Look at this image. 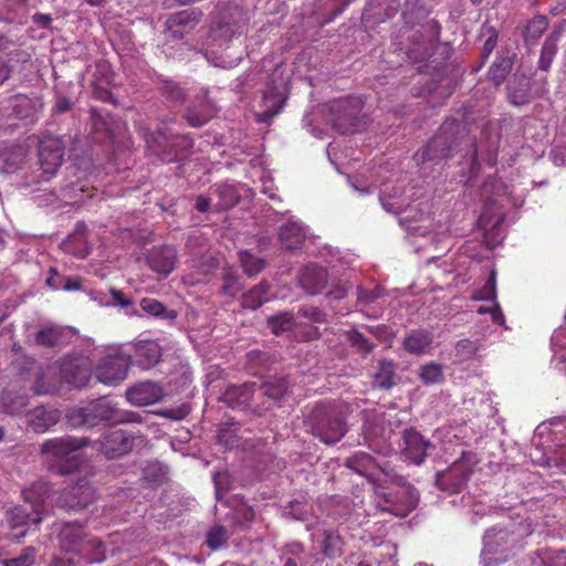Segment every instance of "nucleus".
I'll list each match as a JSON object with an SVG mask.
<instances>
[{"label": "nucleus", "instance_id": "nucleus-1", "mask_svg": "<svg viewBox=\"0 0 566 566\" xmlns=\"http://www.w3.org/2000/svg\"><path fill=\"white\" fill-rule=\"evenodd\" d=\"M304 427L325 444H335L348 431L346 408L335 401H319L305 415Z\"/></svg>", "mask_w": 566, "mask_h": 566}, {"label": "nucleus", "instance_id": "nucleus-2", "mask_svg": "<svg viewBox=\"0 0 566 566\" xmlns=\"http://www.w3.org/2000/svg\"><path fill=\"white\" fill-rule=\"evenodd\" d=\"M400 424L397 413L386 415L375 409L365 410L361 428L364 441L374 452L387 455L391 452L390 438Z\"/></svg>", "mask_w": 566, "mask_h": 566}, {"label": "nucleus", "instance_id": "nucleus-3", "mask_svg": "<svg viewBox=\"0 0 566 566\" xmlns=\"http://www.w3.org/2000/svg\"><path fill=\"white\" fill-rule=\"evenodd\" d=\"M524 534L520 531L491 528L484 535L481 552L483 566H499L505 563L515 552L523 548Z\"/></svg>", "mask_w": 566, "mask_h": 566}, {"label": "nucleus", "instance_id": "nucleus-4", "mask_svg": "<svg viewBox=\"0 0 566 566\" xmlns=\"http://www.w3.org/2000/svg\"><path fill=\"white\" fill-rule=\"evenodd\" d=\"M85 444L83 439L71 437L54 438L46 440L41 446V451L50 462V469L53 472L66 475L78 469L80 459L77 451Z\"/></svg>", "mask_w": 566, "mask_h": 566}, {"label": "nucleus", "instance_id": "nucleus-5", "mask_svg": "<svg viewBox=\"0 0 566 566\" xmlns=\"http://www.w3.org/2000/svg\"><path fill=\"white\" fill-rule=\"evenodd\" d=\"M460 124L455 120L443 123L416 159L421 164L440 163L453 156L459 146Z\"/></svg>", "mask_w": 566, "mask_h": 566}, {"label": "nucleus", "instance_id": "nucleus-6", "mask_svg": "<svg viewBox=\"0 0 566 566\" xmlns=\"http://www.w3.org/2000/svg\"><path fill=\"white\" fill-rule=\"evenodd\" d=\"M363 109L364 101L359 96H348L334 101L331 105L333 127L340 134L359 132L366 125Z\"/></svg>", "mask_w": 566, "mask_h": 566}, {"label": "nucleus", "instance_id": "nucleus-7", "mask_svg": "<svg viewBox=\"0 0 566 566\" xmlns=\"http://www.w3.org/2000/svg\"><path fill=\"white\" fill-rule=\"evenodd\" d=\"M473 473V465L462 457L448 469L436 474V485L449 494H458L465 486Z\"/></svg>", "mask_w": 566, "mask_h": 566}, {"label": "nucleus", "instance_id": "nucleus-8", "mask_svg": "<svg viewBox=\"0 0 566 566\" xmlns=\"http://www.w3.org/2000/svg\"><path fill=\"white\" fill-rule=\"evenodd\" d=\"M132 363V357L124 353H114L104 356L95 368L96 379L108 386H117L123 381Z\"/></svg>", "mask_w": 566, "mask_h": 566}, {"label": "nucleus", "instance_id": "nucleus-9", "mask_svg": "<svg viewBox=\"0 0 566 566\" xmlns=\"http://www.w3.org/2000/svg\"><path fill=\"white\" fill-rule=\"evenodd\" d=\"M227 12L233 19L231 21L224 20L213 23L210 30L209 38L212 43L219 46L229 42L233 36L241 34L247 22L245 13L240 7H229Z\"/></svg>", "mask_w": 566, "mask_h": 566}, {"label": "nucleus", "instance_id": "nucleus-10", "mask_svg": "<svg viewBox=\"0 0 566 566\" xmlns=\"http://www.w3.org/2000/svg\"><path fill=\"white\" fill-rule=\"evenodd\" d=\"M65 145L60 137L46 136L39 143V164L45 175L53 176L64 159Z\"/></svg>", "mask_w": 566, "mask_h": 566}, {"label": "nucleus", "instance_id": "nucleus-11", "mask_svg": "<svg viewBox=\"0 0 566 566\" xmlns=\"http://www.w3.org/2000/svg\"><path fill=\"white\" fill-rule=\"evenodd\" d=\"M94 500L95 489L86 479H82L64 488L57 502L61 507L80 511L87 507Z\"/></svg>", "mask_w": 566, "mask_h": 566}, {"label": "nucleus", "instance_id": "nucleus-12", "mask_svg": "<svg viewBox=\"0 0 566 566\" xmlns=\"http://www.w3.org/2000/svg\"><path fill=\"white\" fill-rule=\"evenodd\" d=\"M135 438L123 429H109L102 437L101 451L109 459L120 458L133 450Z\"/></svg>", "mask_w": 566, "mask_h": 566}, {"label": "nucleus", "instance_id": "nucleus-13", "mask_svg": "<svg viewBox=\"0 0 566 566\" xmlns=\"http://www.w3.org/2000/svg\"><path fill=\"white\" fill-rule=\"evenodd\" d=\"M401 440L400 452L405 459L416 465L423 463L432 443L413 428L406 429Z\"/></svg>", "mask_w": 566, "mask_h": 566}, {"label": "nucleus", "instance_id": "nucleus-14", "mask_svg": "<svg viewBox=\"0 0 566 566\" xmlns=\"http://www.w3.org/2000/svg\"><path fill=\"white\" fill-rule=\"evenodd\" d=\"M94 403L95 412H97L99 421H106L111 423H133L142 421L139 413L119 409L116 405L112 403L107 399H99Z\"/></svg>", "mask_w": 566, "mask_h": 566}, {"label": "nucleus", "instance_id": "nucleus-15", "mask_svg": "<svg viewBox=\"0 0 566 566\" xmlns=\"http://www.w3.org/2000/svg\"><path fill=\"white\" fill-rule=\"evenodd\" d=\"M300 285L311 295L319 294L327 285L328 273L326 269L316 264L305 265L298 275Z\"/></svg>", "mask_w": 566, "mask_h": 566}, {"label": "nucleus", "instance_id": "nucleus-16", "mask_svg": "<svg viewBox=\"0 0 566 566\" xmlns=\"http://www.w3.org/2000/svg\"><path fill=\"white\" fill-rule=\"evenodd\" d=\"M61 412L52 407L39 406L25 413L27 424L36 433H43L55 426Z\"/></svg>", "mask_w": 566, "mask_h": 566}, {"label": "nucleus", "instance_id": "nucleus-17", "mask_svg": "<svg viewBox=\"0 0 566 566\" xmlns=\"http://www.w3.org/2000/svg\"><path fill=\"white\" fill-rule=\"evenodd\" d=\"M202 12L197 9H187L171 14L166 24L174 38L181 39L185 33L193 30L200 22Z\"/></svg>", "mask_w": 566, "mask_h": 566}, {"label": "nucleus", "instance_id": "nucleus-18", "mask_svg": "<svg viewBox=\"0 0 566 566\" xmlns=\"http://www.w3.org/2000/svg\"><path fill=\"white\" fill-rule=\"evenodd\" d=\"M208 91L200 90L196 95V102L186 111L185 118L193 127L205 125L213 115L214 107L207 97Z\"/></svg>", "mask_w": 566, "mask_h": 566}, {"label": "nucleus", "instance_id": "nucleus-19", "mask_svg": "<svg viewBox=\"0 0 566 566\" xmlns=\"http://www.w3.org/2000/svg\"><path fill=\"white\" fill-rule=\"evenodd\" d=\"M289 384L284 377L271 378L256 386L258 397H264L263 409L268 410L277 406L287 392Z\"/></svg>", "mask_w": 566, "mask_h": 566}, {"label": "nucleus", "instance_id": "nucleus-20", "mask_svg": "<svg viewBox=\"0 0 566 566\" xmlns=\"http://www.w3.org/2000/svg\"><path fill=\"white\" fill-rule=\"evenodd\" d=\"M161 388L153 382L145 381L126 390L127 400L135 406H149L160 400Z\"/></svg>", "mask_w": 566, "mask_h": 566}, {"label": "nucleus", "instance_id": "nucleus-21", "mask_svg": "<svg viewBox=\"0 0 566 566\" xmlns=\"http://www.w3.org/2000/svg\"><path fill=\"white\" fill-rule=\"evenodd\" d=\"M22 494L25 502L30 503L32 512L35 514L33 522L35 524L41 523L44 502L51 494L50 484L45 481H36L31 488L23 490Z\"/></svg>", "mask_w": 566, "mask_h": 566}, {"label": "nucleus", "instance_id": "nucleus-22", "mask_svg": "<svg viewBox=\"0 0 566 566\" xmlns=\"http://www.w3.org/2000/svg\"><path fill=\"white\" fill-rule=\"evenodd\" d=\"M177 252L172 247L164 245L153 249L148 255L149 268L164 275H168L175 269Z\"/></svg>", "mask_w": 566, "mask_h": 566}, {"label": "nucleus", "instance_id": "nucleus-23", "mask_svg": "<svg viewBox=\"0 0 566 566\" xmlns=\"http://www.w3.org/2000/svg\"><path fill=\"white\" fill-rule=\"evenodd\" d=\"M256 395V382H244L242 385H230L224 390L221 400L234 408L249 405Z\"/></svg>", "mask_w": 566, "mask_h": 566}, {"label": "nucleus", "instance_id": "nucleus-24", "mask_svg": "<svg viewBox=\"0 0 566 566\" xmlns=\"http://www.w3.org/2000/svg\"><path fill=\"white\" fill-rule=\"evenodd\" d=\"M60 545L65 552H77L85 547L84 530L77 523H65L59 533Z\"/></svg>", "mask_w": 566, "mask_h": 566}, {"label": "nucleus", "instance_id": "nucleus-25", "mask_svg": "<svg viewBox=\"0 0 566 566\" xmlns=\"http://www.w3.org/2000/svg\"><path fill=\"white\" fill-rule=\"evenodd\" d=\"M346 467L357 472L359 475H363L368 480L376 482V470L378 467V461H376L368 453L363 451L355 452L353 455L347 458Z\"/></svg>", "mask_w": 566, "mask_h": 566}, {"label": "nucleus", "instance_id": "nucleus-26", "mask_svg": "<svg viewBox=\"0 0 566 566\" xmlns=\"http://www.w3.org/2000/svg\"><path fill=\"white\" fill-rule=\"evenodd\" d=\"M161 356L160 346L153 340L139 342L135 345L134 359L142 369L156 365Z\"/></svg>", "mask_w": 566, "mask_h": 566}, {"label": "nucleus", "instance_id": "nucleus-27", "mask_svg": "<svg viewBox=\"0 0 566 566\" xmlns=\"http://www.w3.org/2000/svg\"><path fill=\"white\" fill-rule=\"evenodd\" d=\"M67 422L73 428H93L101 421L95 412V403H90L86 407L73 408L66 415Z\"/></svg>", "mask_w": 566, "mask_h": 566}, {"label": "nucleus", "instance_id": "nucleus-28", "mask_svg": "<svg viewBox=\"0 0 566 566\" xmlns=\"http://www.w3.org/2000/svg\"><path fill=\"white\" fill-rule=\"evenodd\" d=\"M279 239L286 250L300 249L305 240V232L301 223L290 221L280 228Z\"/></svg>", "mask_w": 566, "mask_h": 566}, {"label": "nucleus", "instance_id": "nucleus-29", "mask_svg": "<svg viewBox=\"0 0 566 566\" xmlns=\"http://www.w3.org/2000/svg\"><path fill=\"white\" fill-rule=\"evenodd\" d=\"M431 344L432 334L424 329L411 331L402 342L405 350L417 356L424 354Z\"/></svg>", "mask_w": 566, "mask_h": 566}, {"label": "nucleus", "instance_id": "nucleus-30", "mask_svg": "<svg viewBox=\"0 0 566 566\" xmlns=\"http://www.w3.org/2000/svg\"><path fill=\"white\" fill-rule=\"evenodd\" d=\"M35 514H30L28 510L23 506H15L9 511V523L11 530L13 531L12 536L17 539H20L27 535V530L24 528L29 523H33Z\"/></svg>", "mask_w": 566, "mask_h": 566}, {"label": "nucleus", "instance_id": "nucleus-31", "mask_svg": "<svg viewBox=\"0 0 566 566\" xmlns=\"http://www.w3.org/2000/svg\"><path fill=\"white\" fill-rule=\"evenodd\" d=\"M146 143L154 153H156L161 160L164 161H172L177 158V155L172 153L171 148L175 146V142L168 139L166 136L158 133V136L155 134L146 135Z\"/></svg>", "mask_w": 566, "mask_h": 566}, {"label": "nucleus", "instance_id": "nucleus-32", "mask_svg": "<svg viewBox=\"0 0 566 566\" xmlns=\"http://www.w3.org/2000/svg\"><path fill=\"white\" fill-rule=\"evenodd\" d=\"M397 365L394 360L382 359L378 363L377 371L374 375V382L380 389L388 390L396 385Z\"/></svg>", "mask_w": 566, "mask_h": 566}, {"label": "nucleus", "instance_id": "nucleus-33", "mask_svg": "<svg viewBox=\"0 0 566 566\" xmlns=\"http://www.w3.org/2000/svg\"><path fill=\"white\" fill-rule=\"evenodd\" d=\"M322 537L319 549L324 556L334 559L343 554L344 541L337 532L325 530Z\"/></svg>", "mask_w": 566, "mask_h": 566}, {"label": "nucleus", "instance_id": "nucleus-34", "mask_svg": "<svg viewBox=\"0 0 566 566\" xmlns=\"http://www.w3.org/2000/svg\"><path fill=\"white\" fill-rule=\"evenodd\" d=\"M270 285L266 282L253 286L247 293L242 295V307L248 310H258L268 301V293Z\"/></svg>", "mask_w": 566, "mask_h": 566}, {"label": "nucleus", "instance_id": "nucleus-35", "mask_svg": "<svg viewBox=\"0 0 566 566\" xmlns=\"http://www.w3.org/2000/svg\"><path fill=\"white\" fill-rule=\"evenodd\" d=\"M507 97L513 105H524L530 101V82L527 78L516 77L507 85Z\"/></svg>", "mask_w": 566, "mask_h": 566}, {"label": "nucleus", "instance_id": "nucleus-36", "mask_svg": "<svg viewBox=\"0 0 566 566\" xmlns=\"http://www.w3.org/2000/svg\"><path fill=\"white\" fill-rule=\"evenodd\" d=\"M513 69V57H497L489 70L490 80L496 85H501Z\"/></svg>", "mask_w": 566, "mask_h": 566}, {"label": "nucleus", "instance_id": "nucleus-37", "mask_svg": "<svg viewBox=\"0 0 566 566\" xmlns=\"http://www.w3.org/2000/svg\"><path fill=\"white\" fill-rule=\"evenodd\" d=\"M558 39H559V34L555 33V32L549 34L546 38V40L542 46L541 56L538 60V67L541 70L548 71V69L551 67L554 56L557 53Z\"/></svg>", "mask_w": 566, "mask_h": 566}, {"label": "nucleus", "instance_id": "nucleus-38", "mask_svg": "<svg viewBox=\"0 0 566 566\" xmlns=\"http://www.w3.org/2000/svg\"><path fill=\"white\" fill-rule=\"evenodd\" d=\"M239 260L248 276H255L265 268V260L254 255L249 250L239 252Z\"/></svg>", "mask_w": 566, "mask_h": 566}, {"label": "nucleus", "instance_id": "nucleus-39", "mask_svg": "<svg viewBox=\"0 0 566 566\" xmlns=\"http://www.w3.org/2000/svg\"><path fill=\"white\" fill-rule=\"evenodd\" d=\"M548 28V20L545 15H535L533 17L524 30V40L525 42H535L537 41L544 32Z\"/></svg>", "mask_w": 566, "mask_h": 566}, {"label": "nucleus", "instance_id": "nucleus-40", "mask_svg": "<svg viewBox=\"0 0 566 566\" xmlns=\"http://www.w3.org/2000/svg\"><path fill=\"white\" fill-rule=\"evenodd\" d=\"M419 378L427 386L439 384L444 378L443 368L437 363L424 364L420 367Z\"/></svg>", "mask_w": 566, "mask_h": 566}, {"label": "nucleus", "instance_id": "nucleus-41", "mask_svg": "<svg viewBox=\"0 0 566 566\" xmlns=\"http://www.w3.org/2000/svg\"><path fill=\"white\" fill-rule=\"evenodd\" d=\"M62 329L56 326L46 327L35 334V342L45 347H54L62 342Z\"/></svg>", "mask_w": 566, "mask_h": 566}, {"label": "nucleus", "instance_id": "nucleus-42", "mask_svg": "<svg viewBox=\"0 0 566 566\" xmlns=\"http://www.w3.org/2000/svg\"><path fill=\"white\" fill-rule=\"evenodd\" d=\"M294 325V317L290 313H281L268 318V326L274 334L291 331L293 329Z\"/></svg>", "mask_w": 566, "mask_h": 566}, {"label": "nucleus", "instance_id": "nucleus-43", "mask_svg": "<svg viewBox=\"0 0 566 566\" xmlns=\"http://www.w3.org/2000/svg\"><path fill=\"white\" fill-rule=\"evenodd\" d=\"M161 94L166 96L172 103L181 104L185 101L186 93L184 90L174 81L165 80L161 81L159 87Z\"/></svg>", "mask_w": 566, "mask_h": 566}, {"label": "nucleus", "instance_id": "nucleus-44", "mask_svg": "<svg viewBox=\"0 0 566 566\" xmlns=\"http://www.w3.org/2000/svg\"><path fill=\"white\" fill-rule=\"evenodd\" d=\"M36 549L33 546L24 547L20 555L2 560L3 566H32L35 562Z\"/></svg>", "mask_w": 566, "mask_h": 566}, {"label": "nucleus", "instance_id": "nucleus-45", "mask_svg": "<svg viewBox=\"0 0 566 566\" xmlns=\"http://www.w3.org/2000/svg\"><path fill=\"white\" fill-rule=\"evenodd\" d=\"M222 279L223 284L221 285L220 292L223 295L234 297L242 290L239 277L231 270H227Z\"/></svg>", "mask_w": 566, "mask_h": 566}, {"label": "nucleus", "instance_id": "nucleus-46", "mask_svg": "<svg viewBox=\"0 0 566 566\" xmlns=\"http://www.w3.org/2000/svg\"><path fill=\"white\" fill-rule=\"evenodd\" d=\"M140 307L144 312L155 317H175V315H168L166 306L155 298L144 297L140 301Z\"/></svg>", "mask_w": 566, "mask_h": 566}, {"label": "nucleus", "instance_id": "nucleus-47", "mask_svg": "<svg viewBox=\"0 0 566 566\" xmlns=\"http://www.w3.org/2000/svg\"><path fill=\"white\" fill-rule=\"evenodd\" d=\"M347 339L357 352L367 355L373 352L374 344L357 329L347 333Z\"/></svg>", "mask_w": 566, "mask_h": 566}, {"label": "nucleus", "instance_id": "nucleus-48", "mask_svg": "<svg viewBox=\"0 0 566 566\" xmlns=\"http://www.w3.org/2000/svg\"><path fill=\"white\" fill-rule=\"evenodd\" d=\"M228 539L227 530L223 526L211 528L207 535V545L216 551L220 548Z\"/></svg>", "mask_w": 566, "mask_h": 566}, {"label": "nucleus", "instance_id": "nucleus-49", "mask_svg": "<svg viewBox=\"0 0 566 566\" xmlns=\"http://www.w3.org/2000/svg\"><path fill=\"white\" fill-rule=\"evenodd\" d=\"M85 548H91L93 551L90 556V563H99L106 558V549L103 542L99 539L93 538L85 542Z\"/></svg>", "mask_w": 566, "mask_h": 566}, {"label": "nucleus", "instance_id": "nucleus-50", "mask_svg": "<svg viewBox=\"0 0 566 566\" xmlns=\"http://www.w3.org/2000/svg\"><path fill=\"white\" fill-rule=\"evenodd\" d=\"M298 314L302 317L308 318L314 323H324L326 322V314L318 307L312 305H305L300 307Z\"/></svg>", "mask_w": 566, "mask_h": 566}, {"label": "nucleus", "instance_id": "nucleus-51", "mask_svg": "<svg viewBox=\"0 0 566 566\" xmlns=\"http://www.w3.org/2000/svg\"><path fill=\"white\" fill-rule=\"evenodd\" d=\"M496 297V287H495V274L494 272L491 273L488 282L482 287V290L479 292V295L476 296V300H495Z\"/></svg>", "mask_w": 566, "mask_h": 566}, {"label": "nucleus", "instance_id": "nucleus-52", "mask_svg": "<svg viewBox=\"0 0 566 566\" xmlns=\"http://www.w3.org/2000/svg\"><path fill=\"white\" fill-rule=\"evenodd\" d=\"M284 99H280L275 102V106L268 107L260 114H258V122L260 123H268L270 122L274 116L281 113L283 109Z\"/></svg>", "mask_w": 566, "mask_h": 566}, {"label": "nucleus", "instance_id": "nucleus-53", "mask_svg": "<svg viewBox=\"0 0 566 566\" xmlns=\"http://www.w3.org/2000/svg\"><path fill=\"white\" fill-rule=\"evenodd\" d=\"M217 191H218V193L220 196H228L229 197V200L227 202L220 205L221 209H228V208H230V207L235 205L237 198L234 196V190H233L232 187L219 186L217 188Z\"/></svg>", "mask_w": 566, "mask_h": 566}, {"label": "nucleus", "instance_id": "nucleus-54", "mask_svg": "<svg viewBox=\"0 0 566 566\" xmlns=\"http://www.w3.org/2000/svg\"><path fill=\"white\" fill-rule=\"evenodd\" d=\"M49 274L50 275L46 279V284L53 290H61L63 284L62 280H64V276L60 275L54 268H50Z\"/></svg>", "mask_w": 566, "mask_h": 566}, {"label": "nucleus", "instance_id": "nucleus-55", "mask_svg": "<svg viewBox=\"0 0 566 566\" xmlns=\"http://www.w3.org/2000/svg\"><path fill=\"white\" fill-rule=\"evenodd\" d=\"M33 390L36 395H48L53 392L54 386L45 384L44 376L40 375L33 385Z\"/></svg>", "mask_w": 566, "mask_h": 566}, {"label": "nucleus", "instance_id": "nucleus-56", "mask_svg": "<svg viewBox=\"0 0 566 566\" xmlns=\"http://www.w3.org/2000/svg\"><path fill=\"white\" fill-rule=\"evenodd\" d=\"M376 474H377L376 482L380 481L381 475H384L385 479H387V480H392L395 476L394 470L387 461L378 462Z\"/></svg>", "mask_w": 566, "mask_h": 566}, {"label": "nucleus", "instance_id": "nucleus-57", "mask_svg": "<svg viewBox=\"0 0 566 566\" xmlns=\"http://www.w3.org/2000/svg\"><path fill=\"white\" fill-rule=\"evenodd\" d=\"M63 284L61 290L64 291H80L82 289V279L81 277H66L64 276V280H62Z\"/></svg>", "mask_w": 566, "mask_h": 566}, {"label": "nucleus", "instance_id": "nucleus-58", "mask_svg": "<svg viewBox=\"0 0 566 566\" xmlns=\"http://www.w3.org/2000/svg\"><path fill=\"white\" fill-rule=\"evenodd\" d=\"M218 443L231 448L233 447L234 439L229 429H220L217 434Z\"/></svg>", "mask_w": 566, "mask_h": 566}, {"label": "nucleus", "instance_id": "nucleus-59", "mask_svg": "<svg viewBox=\"0 0 566 566\" xmlns=\"http://www.w3.org/2000/svg\"><path fill=\"white\" fill-rule=\"evenodd\" d=\"M111 294L113 300L122 307L127 308L133 305V301L127 298L120 290L112 289Z\"/></svg>", "mask_w": 566, "mask_h": 566}, {"label": "nucleus", "instance_id": "nucleus-60", "mask_svg": "<svg viewBox=\"0 0 566 566\" xmlns=\"http://www.w3.org/2000/svg\"><path fill=\"white\" fill-rule=\"evenodd\" d=\"M71 106L72 103L69 97L60 96L57 97L53 109L55 114H63L70 111Z\"/></svg>", "mask_w": 566, "mask_h": 566}, {"label": "nucleus", "instance_id": "nucleus-61", "mask_svg": "<svg viewBox=\"0 0 566 566\" xmlns=\"http://www.w3.org/2000/svg\"><path fill=\"white\" fill-rule=\"evenodd\" d=\"M420 9V0H405L402 15L407 20L416 10Z\"/></svg>", "mask_w": 566, "mask_h": 566}, {"label": "nucleus", "instance_id": "nucleus-62", "mask_svg": "<svg viewBox=\"0 0 566 566\" xmlns=\"http://www.w3.org/2000/svg\"><path fill=\"white\" fill-rule=\"evenodd\" d=\"M32 21L41 28H49L52 23V17L48 13L36 12L32 15Z\"/></svg>", "mask_w": 566, "mask_h": 566}, {"label": "nucleus", "instance_id": "nucleus-63", "mask_svg": "<svg viewBox=\"0 0 566 566\" xmlns=\"http://www.w3.org/2000/svg\"><path fill=\"white\" fill-rule=\"evenodd\" d=\"M496 44H497V34L493 33L484 42L483 55L485 57H488L493 52V50L495 49Z\"/></svg>", "mask_w": 566, "mask_h": 566}, {"label": "nucleus", "instance_id": "nucleus-64", "mask_svg": "<svg viewBox=\"0 0 566 566\" xmlns=\"http://www.w3.org/2000/svg\"><path fill=\"white\" fill-rule=\"evenodd\" d=\"M490 314H491V317H492V321L499 325H503L504 324V314L502 312V308L500 307L499 304H495L491 310H490Z\"/></svg>", "mask_w": 566, "mask_h": 566}]
</instances>
